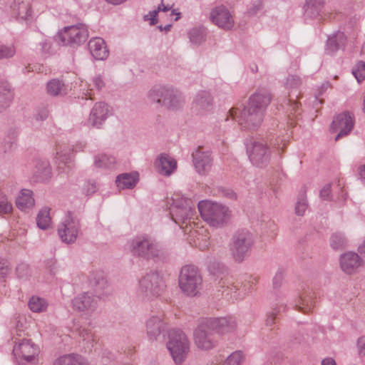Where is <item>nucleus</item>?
<instances>
[{
    "label": "nucleus",
    "instance_id": "nucleus-15",
    "mask_svg": "<svg viewBox=\"0 0 365 365\" xmlns=\"http://www.w3.org/2000/svg\"><path fill=\"white\" fill-rule=\"evenodd\" d=\"M354 125V118L349 112L339 114L332 121L331 131L338 132L336 140L339 138L348 135L353 129Z\"/></svg>",
    "mask_w": 365,
    "mask_h": 365
},
{
    "label": "nucleus",
    "instance_id": "nucleus-57",
    "mask_svg": "<svg viewBox=\"0 0 365 365\" xmlns=\"http://www.w3.org/2000/svg\"><path fill=\"white\" fill-rule=\"evenodd\" d=\"M284 277V273L282 270H279L276 272L273 277V285L275 288H278L281 286Z\"/></svg>",
    "mask_w": 365,
    "mask_h": 365
},
{
    "label": "nucleus",
    "instance_id": "nucleus-47",
    "mask_svg": "<svg viewBox=\"0 0 365 365\" xmlns=\"http://www.w3.org/2000/svg\"><path fill=\"white\" fill-rule=\"evenodd\" d=\"M346 242V238L342 233H335L331 237V246L335 250L342 248Z\"/></svg>",
    "mask_w": 365,
    "mask_h": 365
},
{
    "label": "nucleus",
    "instance_id": "nucleus-29",
    "mask_svg": "<svg viewBox=\"0 0 365 365\" xmlns=\"http://www.w3.org/2000/svg\"><path fill=\"white\" fill-rule=\"evenodd\" d=\"M53 365H88L86 360L81 355L69 354L56 359Z\"/></svg>",
    "mask_w": 365,
    "mask_h": 365
},
{
    "label": "nucleus",
    "instance_id": "nucleus-46",
    "mask_svg": "<svg viewBox=\"0 0 365 365\" xmlns=\"http://www.w3.org/2000/svg\"><path fill=\"white\" fill-rule=\"evenodd\" d=\"M352 73L359 83L365 80V62L362 61L357 62L352 69Z\"/></svg>",
    "mask_w": 365,
    "mask_h": 365
},
{
    "label": "nucleus",
    "instance_id": "nucleus-34",
    "mask_svg": "<svg viewBox=\"0 0 365 365\" xmlns=\"http://www.w3.org/2000/svg\"><path fill=\"white\" fill-rule=\"evenodd\" d=\"M34 174L40 181H46L51 178V168L47 160L38 161Z\"/></svg>",
    "mask_w": 365,
    "mask_h": 365
},
{
    "label": "nucleus",
    "instance_id": "nucleus-38",
    "mask_svg": "<svg viewBox=\"0 0 365 365\" xmlns=\"http://www.w3.org/2000/svg\"><path fill=\"white\" fill-rule=\"evenodd\" d=\"M314 306V302L311 296L300 297L294 302L295 308L303 312H312Z\"/></svg>",
    "mask_w": 365,
    "mask_h": 365
},
{
    "label": "nucleus",
    "instance_id": "nucleus-41",
    "mask_svg": "<svg viewBox=\"0 0 365 365\" xmlns=\"http://www.w3.org/2000/svg\"><path fill=\"white\" fill-rule=\"evenodd\" d=\"M58 162V168L63 172H68L71 168V155L67 153L58 152L56 157Z\"/></svg>",
    "mask_w": 365,
    "mask_h": 365
},
{
    "label": "nucleus",
    "instance_id": "nucleus-31",
    "mask_svg": "<svg viewBox=\"0 0 365 365\" xmlns=\"http://www.w3.org/2000/svg\"><path fill=\"white\" fill-rule=\"evenodd\" d=\"M191 236L195 237L194 242L195 246H197L201 250L208 247L210 236L207 230L202 227L194 230L191 232Z\"/></svg>",
    "mask_w": 365,
    "mask_h": 365
},
{
    "label": "nucleus",
    "instance_id": "nucleus-39",
    "mask_svg": "<svg viewBox=\"0 0 365 365\" xmlns=\"http://www.w3.org/2000/svg\"><path fill=\"white\" fill-rule=\"evenodd\" d=\"M14 14L16 18L26 20L31 16V9L28 3L24 1L14 2L12 6Z\"/></svg>",
    "mask_w": 365,
    "mask_h": 365
},
{
    "label": "nucleus",
    "instance_id": "nucleus-10",
    "mask_svg": "<svg viewBox=\"0 0 365 365\" xmlns=\"http://www.w3.org/2000/svg\"><path fill=\"white\" fill-rule=\"evenodd\" d=\"M58 37L63 45L76 46L84 43L88 37L87 26L78 24L65 27L58 32Z\"/></svg>",
    "mask_w": 365,
    "mask_h": 365
},
{
    "label": "nucleus",
    "instance_id": "nucleus-20",
    "mask_svg": "<svg viewBox=\"0 0 365 365\" xmlns=\"http://www.w3.org/2000/svg\"><path fill=\"white\" fill-rule=\"evenodd\" d=\"M109 113L110 110L106 103L103 102L96 103L91 111L88 119V125L93 128H100Z\"/></svg>",
    "mask_w": 365,
    "mask_h": 365
},
{
    "label": "nucleus",
    "instance_id": "nucleus-48",
    "mask_svg": "<svg viewBox=\"0 0 365 365\" xmlns=\"http://www.w3.org/2000/svg\"><path fill=\"white\" fill-rule=\"evenodd\" d=\"M245 356L242 351H237L232 353L224 361L227 365H240Z\"/></svg>",
    "mask_w": 365,
    "mask_h": 365
},
{
    "label": "nucleus",
    "instance_id": "nucleus-22",
    "mask_svg": "<svg viewBox=\"0 0 365 365\" xmlns=\"http://www.w3.org/2000/svg\"><path fill=\"white\" fill-rule=\"evenodd\" d=\"M161 97H163V105L170 109L178 108L184 103V98L180 93L169 88L161 89Z\"/></svg>",
    "mask_w": 365,
    "mask_h": 365
},
{
    "label": "nucleus",
    "instance_id": "nucleus-58",
    "mask_svg": "<svg viewBox=\"0 0 365 365\" xmlns=\"http://www.w3.org/2000/svg\"><path fill=\"white\" fill-rule=\"evenodd\" d=\"M91 282L93 285L98 287L100 289H104L107 284L106 279L102 276H99L98 279L94 278Z\"/></svg>",
    "mask_w": 365,
    "mask_h": 365
},
{
    "label": "nucleus",
    "instance_id": "nucleus-37",
    "mask_svg": "<svg viewBox=\"0 0 365 365\" xmlns=\"http://www.w3.org/2000/svg\"><path fill=\"white\" fill-rule=\"evenodd\" d=\"M116 164L114 156L107 154H100L95 157L94 165L99 168H112Z\"/></svg>",
    "mask_w": 365,
    "mask_h": 365
},
{
    "label": "nucleus",
    "instance_id": "nucleus-55",
    "mask_svg": "<svg viewBox=\"0 0 365 365\" xmlns=\"http://www.w3.org/2000/svg\"><path fill=\"white\" fill-rule=\"evenodd\" d=\"M83 94L85 96L86 99H92V96L95 95V91L96 88L93 87V80H91V83H86L85 84V88H83Z\"/></svg>",
    "mask_w": 365,
    "mask_h": 365
},
{
    "label": "nucleus",
    "instance_id": "nucleus-2",
    "mask_svg": "<svg viewBox=\"0 0 365 365\" xmlns=\"http://www.w3.org/2000/svg\"><path fill=\"white\" fill-rule=\"evenodd\" d=\"M77 331L85 351L93 353L91 365H118L115 354L104 347L103 342L90 329L80 327Z\"/></svg>",
    "mask_w": 365,
    "mask_h": 365
},
{
    "label": "nucleus",
    "instance_id": "nucleus-17",
    "mask_svg": "<svg viewBox=\"0 0 365 365\" xmlns=\"http://www.w3.org/2000/svg\"><path fill=\"white\" fill-rule=\"evenodd\" d=\"M192 163L196 172L201 175H207L211 170L212 159L209 152L197 149L192 154Z\"/></svg>",
    "mask_w": 365,
    "mask_h": 365
},
{
    "label": "nucleus",
    "instance_id": "nucleus-64",
    "mask_svg": "<svg viewBox=\"0 0 365 365\" xmlns=\"http://www.w3.org/2000/svg\"><path fill=\"white\" fill-rule=\"evenodd\" d=\"M299 84V79L296 76H290L287 78V86L289 88H292L294 86H297Z\"/></svg>",
    "mask_w": 365,
    "mask_h": 365
},
{
    "label": "nucleus",
    "instance_id": "nucleus-27",
    "mask_svg": "<svg viewBox=\"0 0 365 365\" xmlns=\"http://www.w3.org/2000/svg\"><path fill=\"white\" fill-rule=\"evenodd\" d=\"M346 36L342 32H336L327 39L326 51L329 54H333L340 48H342L346 42Z\"/></svg>",
    "mask_w": 365,
    "mask_h": 365
},
{
    "label": "nucleus",
    "instance_id": "nucleus-28",
    "mask_svg": "<svg viewBox=\"0 0 365 365\" xmlns=\"http://www.w3.org/2000/svg\"><path fill=\"white\" fill-rule=\"evenodd\" d=\"M176 160L167 155L161 154V176L170 177L177 170Z\"/></svg>",
    "mask_w": 365,
    "mask_h": 365
},
{
    "label": "nucleus",
    "instance_id": "nucleus-42",
    "mask_svg": "<svg viewBox=\"0 0 365 365\" xmlns=\"http://www.w3.org/2000/svg\"><path fill=\"white\" fill-rule=\"evenodd\" d=\"M29 307L34 312H41L46 309L47 303L43 298L32 297L29 302Z\"/></svg>",
    "mask_w": 365,
    "mask_h": 365
},
{
    "label": "nucleus",
    "instance_id": "nucleus-59",
    "mask_svg": "<svg viewBox=\"0 0 365 365\" xmlns=\"http://www.w3.org/2000/svg\"><path fill=\"white\" fill-rule=\"evenodd\" d=\"M10 268L6 262H0V279H4L9 273Z\"/></svg>",
    "mask_w": 365,
    "mask_h": 365
},
{
    "label": "nucleus",
    "instance_id": "nucleus-14",
    "mask_svg": "<svg viewBox=\"0 0 365 365\" xmlns=\"http://www.w3.org/2000/svg\"><path fill=\"white\" fill-rule=\"evenodd\" d=\"M211 331H212V329L207 326L205 319L195 329L193 341L198 349L210 350L216 346L217 341L212 338Z\"/></svg>",
    "mask_w": 365,
    "mask_h": 365
},
{
    "label": "nucleus",
    "instance_id": "nucleus-4",
    "mask_svg": "<svg viewBox=\"0 0 365 365\" xmlns=\"http://www.w3.org/2000/svg\"><path fill=\"white\" fill-rule=\"evenodd\" d=\"M129 251L135 257L146 261H157L160 250L156 239L148 235H138L128 242Z\"/></svg>",
    "mask_w": 365,
    "mask_h": 365
},
{
    "label": "nucleus",
    "instance_id": "nucleus-51",
    "mask_svg": "<svg viewBox=\"0 0 365 365\" xmlns=\"http://www.w3.org/2000/svg\"><path fill=\"white\" fill-rule=\"evenodd\" d=\"M148 98L150 103H160V86L158 85L151 88L148 93Z\"/></svg>",
    "mask_w": 365,
    "mask_h": 365
},
{
    "label": "nucleus",
    "instance_id": "nucleus-11",
    "mask_svg": "<svg viewBox=\"0 0 365 365\" xmlns=\"http://www.w3.org/2000/svg\"><path fill=\"white\" fill-rule=\"evenodd\" d=\"M251 163L257 167L266 166L270 160V151L263 141L251 140L246 144Z\"/></svg>",
    "mask_w": 365,
    "mask_h": 365
},
{
    "label": "nucleus",
    "instance_id": "nucleus-8",
    "mask_svg": "<svg viewBox=\"0 0 365 365\" xmlns=\"http://www.w3.org/2000/svg\"><path fill=\"white\" fill-rule=\"evenodd\" d=\"M178 283L183 293L188 296H195L201 288L202 277L196 267L187 265L181 269Z\"/></svg>",
    "mask_w": 365,
    "mask_h": 365
},
{
    "label": "nucleus",
    "instance_id": "nucleus-45",
    "mask_svg": "<svg viewBox=\"0 0 365 365\" xmlns=\"http://www.w3.org/2000/svg\"><path fill=\"white\" fill-rule=\"evenodd\" d=\"M223 294L226 297H230V299H241L246 296V292L245 290L239 289L237 287L232 286L231 287H227L223 291Z\"/></svg>",
    "mask_w": 365,
    "mask_h": 365
},
{
    "label": "nucleus",
    "instance_id": "nucleus-35",
    "mask_svg": "<svg viewBox=\"0 0 365 365\" xmlns=\"http://www.w3.org/2000/svg\"><path fill=\"white\" fill-rule=\"evenodd\" d=\"M190 42L194 46H199L206 39V31L202 27H195L187 32Z\"/></svg>",
    "mask_w": 365,
    "mask_h": 365
},
{
    "label": "nucleus",
    "instance_id": "nucleus-61",
    "mask_svg": "<svg viewBox=\"0 0 365 365\" xmlns=\"http://www.w3.org/2000/svg\"><path fill=\"white\" fill-rule=\"evenodd\" d=\"M48 115V110L46 108L40 109L35 115L37 120H44Z\"/></svg>",
    "mask_w": 365,
    "mask_h": 365
},
{
    "label": "nucleus",
    "instance_id": "nucleus-6",
    "mask_svg": "<svg viewBox=\"0 0 365 365\" xmlns=\"http://www.w3.org/2000/svg\"><path fill=\"white\" fill-rule=\"evenodd\" d=\"M165 199L170 215L176 224L180 225L192 217L195 207L190 199L184 197L179 193H174L170 197L167 196Z\"/></svg>",
    "mask_w": 365,
    "mask_h": 365
},
{
    "label": "nucleus",
    "instance_id": "nucleus-9",
    "mask_svg": "<svg viewBox=\"0 0 365 365\" xmlns=\"http://www.w3.org/2000/svg\"><path fill=\"white\" fill-rule=\"evenodd\" d=\"M254 245V237L247 230L237 232L232 238L230 247V254L236 262H242L250 253Z\"/></svg>",
    "mask_w": 365,
    "mask_h": 365
},
{
    "label": "nucleus",
    "instance_id": "nucleus-60",
    "mask_svg": "<svg viewBox=\"0 0 365 365\" xmlns=\"http://www.w3.org/2000/svg\"><path fill=\"white\" fill-rule=\"evenodd\" d=\"M97 185L95 182H88L85 185L84 192L87 195H92L97 190Z\"/></svg>",
    "mask_w": 365,
    "mask_h": 365
},
{
    "label": "nucleus",
    "instance_id": "nucleus-12",
    "mask_svg": "<svg viewBox=\"0 0 365 365\" xmlns=\"http://www.w3.org/2000/svg\"><path fill=\"white\" fill-rule=\"evenodd\" d=\"M80 222L71 212H68L63 221L59 225L58 234L61 240L67 244L76 241L80 232Z\"/></svg>",
    "mask_w": 365,
    "mask_h": 365
},
{
    "label": "nucleus",
    "instance_id": "nucleus-63",
    "mask_svg": "<svg viewBox=\"0 0 365 365\" xmlns=\"http://www.w3.org/2000/svg\"><path fill=\"white\" fill-rule=\"evenodd\" d=\"M41 51L43 53H48L51 48V42L48 40H44L40 43Z\"/></svg>",
    "mask_w": 365,
    "mask_h": 365
},
{
    "label": "nucleus",
    "instance_id": "nucleus-23",
    "mask_svg": "<svg viewBox=\"0 0 365 365\" xmlns=\"http://www.w3.org/2000/svg\"><path fill=\"white\" fill-rule=\"evenodd\" d=\"M91 54L96 60H104L109 55L105 41L101 38H93L88 44Z\"/></svg>",
    "mask_w": 365,
    "mask_h": 365
},
{
    "label": "nucleus",
    "instance_id": "nucleus-43",
    "mask_svg": "<svg viewBox=\"0 0 365 365\" xmlns=\"http://www.w3.org/2000/svg\"><path fill=\"white\" fill-rule=\"evenodd\" d=\"M322 0H307L304 5L305 13L310 16H315L319 14Z\"/></svg>",
    "mask_w": 365,
    "mask_h": 365
},
{
    "label": "nucleus",
    "instance_id": "nucleus-5",
    "mask_svg": "<svg viewBox=\"0 0 365 365\" xmlns=\"http://www.w3.org/2000/svg\"><path fill=\"white\" fill-rule=\"evenodd\" d=\"M166 347L174 362L182 364L186 359L190 348L187 336L180 329H171L167 332Z\"/></svg>",
    "mask_w": 365,
    "mask_h": 365
},
{
    "label": "nucleus",
    "instance_id": "nucleus-62",
    "mask_svg": "<svg viewBox=\"0 0 365 365\" xmlns=\"http://www.w3.org/2000/svg\"><path fill=\"white\" fill-rule=\"evenodd\" d=\"M331 192V185L329 184L326 185L320 191V197L323 200H327L329 197Z\"/></svg>",
    "mask_w": 365,
    "mask_h": 365
},
{
    "label": "nucleus",
    "instance_id": "nucleus-13",
    "mask_svg": "<svg viewBox=\"0 0 365 365\" xmlns=\"http://www.w3.org/2000/svg\"><path fill=\"white\" fill-rule=\"evenodd\" d=\"M210 21L224 31H230L235 27V19L230 11L224 5L212 8L210 12Z\"/></svg>",
    "mask_w": 365,
    "mask_h": 365
},
{
    "label": "nucleus",
    "instance_id": "nucleus-40",
    "mask_svg": "<svg viewBox=\"0 0 365 365\" xmlns=\"http://www.w3.org/2000/svg\"><path fill=\"white\" fill-rule=\"evenodd\" d=\"M50 209L44 207L41 210L36 217V224L38 228L41 230H47L51 222L50 217Z\"/></svg>",
    "mask_w": 365,
    "mask_h": 365
},
{
    "label": "nucleus",
    "instance_id": "nucleus-24",
    "mask_svg": "<svg viewBox=\"0 0 365 365\" xmlns=\"http://www.w3.org/2000/svg\"><path fill=\"white\" fill-rule=\"evenodd\" d=\"M193 108L200 113L211 110L212 108V98L210 93L207 91L197 93L193 101Z\"/></svg>",
    "mask_w": 365,
    "mask_h": 365
},
{
    "label": "nucleus",
    "instance_id": "nucleus-25",
    "mask_svg": "<svg viewBox=\"0 0 365 365\" xmlns=\"http://www.w3.org/2000/svg\"><path fill=\"white\" fill-rule=\"evenodd\" d=\"M139 181L138 172L123 173L117 176L115 183L119 189H132Z\"/></svg>",
    "mask_w": 365,
    "mask_h": 365
},
{
    "label": "nucleus",
    "instance_id": "nucleus-21",
    "mask_svg": "<svg viewBox=\"0 0 365 365\" xmlns=\"http://www.w3.org/2000/svg\"><path fill=\"white\" fill-rule=\"evenodd\" d=\"M72 305L73 309L78 312L91 313L96 309L98 300L95 296L85 292L75 297L72 301Z\"/></svg>",
    "mask_w": 365,
    "mask_h": 365
},
{
    "label": "nucleus",
    "instance_id": "nucleus-53",
    "mask_svg": "<svg viewBox=\"0 0 365 365\" xmlns=\"http://www.w3.org/2000/svg\"><path fill=\"white\" fill-rule=\"evenodd\" d=\"M356 346L358 355L360 357H365V335L361 336L356 339Z\"/></svg>",
    "mask_w": 365,
    "mask_h": 365
},
{
    "label": "nucleus",
    "instance_id": "nucleus-7",
    "mask_svg": "<svg viewBox=\"0 0 365 365\" xmlns=\"http://www.w3.org/2000/svg\"><path fill=\"white\" fill-rule=\"evenodd\" d=\"M138 295L145 303L152 304L160 297V273L151 270L142 277L138 282Z\"/></svg>",
    "mask_w": 365,
    "mask_h": 365
},
{
    "label": "nucleus",
    "instance_id": "nucleus-50",
    "mask_svg": "<svg viewBox=\"0 0 365 365\" xmlns=\"http://www.w3.org/2000/svg\"><path fill=\"white\" fill-rule=\"evenodd\" d=\"M12 205L5 195L0 194V214H7L11 212Z\"/></svg>",
    "mask_w": 365,
    "mask_h": 365
},
{
    "label": "nucleus",
    "instance_id": "nucleus-33",
    "mask_svg": "<svg viewBox=\"0 0 365 365\" xmlns=\"http://www.w3.org/2000/svg\"><path fill=\"white\" fill-rule=\"evenodd\" d=\"M19 131L16 128H9L3 140L2 147L4 153L10 152L16 146Z\"/></svg>",
    "mask_w": 365,
    "mask_h": 365
},
{
    "label": "nucleus",
    "instance_id": "nucleus-54",
    "mask_svg": "<svg viewBox=\"0 0 365 365\" xmlns=\"http://www.w3.org/2000/svg\"><path fill=\"white\" fill-rule=\"evenodd\" d=\"M307 208V200L305 197H302L299 200L295 207V211L297 215H303Z\"/></svg>",
    "mask_w": 365,
    "mask_h": 365
},
{
    "label": "nucleus",
    "instance_id": "nucleus-19",
    "mask_svg": "<svg viewBox=\"0 0 365 365\" xmlns=\"http://www.w3.org/2000/svg\"><path fill=\"white\" fill-rule=\"evenodd\" d=\"M14 354L27 361H31L38 354V349L30 339H22L15 342Z\"/></svg>",
    "mask_w": 365,
    "mask_h": 365
},
{
    "label": "nucleus",
    "instance_id": "nucleus-16",
    "mask_svg": "<svg viewBox=\"0 0 365 365\" xmlns=\"http://www.w3.org/2000/svg\"><path fill=\"white\" fill-rule=\"evenodd\" d=\"M339 265L345 274L351 275L359 272L364 265V261L357 253L347 252L340 256Z\"/></svg>",
    "mask_w": 365,
    "mask_h": 365
},
{
    "label": "nucleus",
    "instance_id": "nucleus-52",
    "mask_svg": "<svg viewBox=\"0 0 365 365\" xmlns=\"http://www.w3.org/2000/svg\"><path fill=\"white\" fill-rule=\"evenodd\" d=\"M160 12V4L152 11H150L148 14L143 16L144 21H149L150 25L153 26L158 23L157 15Z\"/></svg>",
    "mask_w": 365,
    "mask_h": 365
},
{
    "label": "nucleus",
    "instance_id": "nucleus-18",
    "mask_svg": "<svg viewBox=\"0 0 365 365\" xmlns=\"http://www.w3.org/2000/svg\"><path fill=\"white\" fill-rule=\"evenodd\" d=\"M207 326L221 334H225L234 331L237 327V323L232 318L217 317L205 319Z\"/></svg>",
    "mask_w": 365,
    "mask_h": 365
},
{
    "label": "nucleus",
    "instance_id": "nucleus-32",
    "mask_svg": "<svg viewBox=\"0 0 365 365\" xmlns=\"http://www.w3.org/2000/svg\"><path fill=\"white\" fill-rule=\"evenodd\" d=\"M46 89L47 93L52 96H62L67 93V87L65 83L56 78L47 83Z\"/></svg>",
    "mask_w": 365,
    "mask_h": 365
},
{
    "label": "nucleus",
    "instance_id": "nucleus-26",
    "mask_svg": "<svg viewBox=\"0 0 365 365\" xmlns=\"http://www.w3.org/2000/svg\"><path fill=\"white\" fill-rule=\"evenodd\" d=\"M34 202L33 192L28 189L21 190L16 200V207L22 211H26L33 207Z\"/></svg>",
    "mask_w": 365,
    "mask_h": 365
},
{
    "label": "nucleus",
    "instance_id": "nucleus-44",
    "mask_svg": "<svg viewBox=\"0 0 365 365\" xmlns=\"http://www.w3.org/2000/svg\"><path fill=\"white\" fill-rule=\"evenodd\" d=\"M161 11L164 13L163 16H161V19L168 18L171 21H178L180 19L181 14L178 9H173L172 6H165L161 3Z\"/></svg>",
    "mask_w": 365,
    "mask_h": 365
},
{
    "label": "nucleus",
    "instance_id": "nucleus-1",
    "mask_svg": "<svg viewBox=\"0 0 365 365\" xmlns=\"http://www.w3.org/2000/svg\"><path fill=\"white\" fill-rule=\"evenodd\" d=\"M270 101L269 92L264 88L259 89L251 96L248 105L243 110L231 109L230 115L245 128L255 129L261 125Z\"/></svg>",
    "mask_w": 365,
    "mask_h": 365
},
{
    "label": "nucleus",
    "instance_id": "nucleus-30",
    "mask_svg": "<svg viewBox=\"0 0 365 365\" xmlns=\"http://www.w3.org/2000/svg\"><path fill=\"white\" fill-rule=\"evenodd\" d=\"M146 334L150 341H155L160 334V317L153 315L150 317L145 324Z\"/></svg>",
    "mask_w": 365,
    "mask_h": 365
},
{
    "label": "nucleus",
    "instance_id": "nucleus-3",
    "mask_svg": "<svg viewBox=\"0 0 365 365\" xmlns=\"http://www.w3.org/2000/svg\"><path fill=\"white\" fill-rule=\"evenodd\" d=\"M197 207L203 220L215 228L224 227L232 216V212L227 206L216 201L201 200Z\"/></svg>",
    "mask_w": 365,
    "mask_h": 365
},
{
    "label": "nucleus",
    "instance_id": "nucleus-56",
    "mask_svg": "<svg viewBox=\"0 0 365 365\" xmlns=\"http://www.w3.org/2000/svg\"><path fill=\"white\" fill-rule=\"evenodd\" d=\"M93 85L97 91H100L105 86V83L100 75L94 76L93 78Z\"/></svg>",
    "mask_w": 365,
    "mask_h": 365
},
{
    "label": "nucleus",
    "instance_id": "nucleus-49",
    "mask_svg": "<svg viewBox=\"0 0 365 365\" xmlns=\"http://www.w3.org/2000/svg\"><path fill=\"white\" fill-rule=\"evenodd\" d=\"M16 53V49L13 46H6L0 42V60L9 58Z\"/></svg>",
    "mask_w": 365,
    "mask_h": 365
},
{
    "label": "nucleus",
    "instance_id": "nucleus-36",
    "mask_svg": "<svg viewBox=\"0 0 365 365\" xmlns=\"http://www.w3.org/2000/svg\"><path fill=\"white\" fill-rule=\"evenodd\" d=\"M13 94L8 84L0 85V113L9 106Z\"/></svg>",
    "mask_w": 365,
    "mask_h": 365
}]
</instances>
